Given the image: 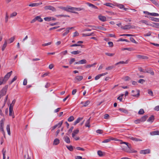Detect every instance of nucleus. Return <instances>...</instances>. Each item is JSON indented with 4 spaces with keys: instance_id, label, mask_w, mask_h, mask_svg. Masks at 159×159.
<instances>
[{
    "instance_id": "17",
    "label": "nucleus",
    "mask_w": 159,
    "mask_h": 159,
    "mask_svg": "<svg viewBox=\"0 0 159 159\" xmlns=\"http://www.w3.org/2000/svg\"><path fill=\"white\" fill-rule=\"evenodd\" d=\"M98 18L100 20L102 21H105L106 20V17L101 15H100L98 16Z\"/></svg>"
},
{
    "instance_id": "50",
    "label": "nucleus",
    "mask_w": 159,
    "mask_h": 159,
    "mask_svg": "<svg viewBox=\"0 0 159 159\" xmlns=\"http://www.w3.org/2000/svg\"><path fill=\"white\" fill-rule=\"evenodd\" d=\"M130 41L135 43H137V42L132 37H130Z\"/></svg>"
},
{
    "instance_id": "8",
    "label": "nucleus",
    "mask_w": 159,
    "mask_h": 159,
    "mask_svg": "<svg viewBox=\"0 0 159 159\" xmlns=\"http://www.w3.org/2000/svg\"><path fill=\"white\" fill-rule=\"evenodd\" d=\"M131 95L134 97H136L139 96V90H137L136 91L132 90V91Z\"/></svg>"
},
{
    "instance_id": "7",
    "label": "nucleus",
    "mask_w": 159,
    "mask_h": 159,
    "mask_svg": "<svg viewBox=\"0 0 159 159\" xmlns=\"http://www.w3.org/2000/svg\"><path fill=\"white\" fill-rule=\"evenodd\" d=\"M83 79V77L82 76H76L74 79L75 82L77 83Z\"/></svg>"
},
{
    "instance_id": "44",
    "label": "nucleus",
    "mask_w": 159,
    "mask_h": 159,
    "mask_svg": "<svg viewBox=\"0 0 159 159\" xmlns=\"http://www.w3.org/2000/svg\"><path fill=\"white\" fill-rule=\"evenodd\" d=\"M16 101L14 100L12 101L11 103L10 104V106L9 107V108H13V107Z\"/></svg>"
},
{
    "instance_id": "25",
    "label": "nucleus",
    "mask_w": 159,
    "mask_h": 159,
    "mask_svg": "<svg viewBox=\"0 0 159 159\" xmlns=\"http://www.w3.org/2000/svg\"><path fill=\"white\" fill-rule=\"evenodd\" d=\"M59 143V140L58 139H54L53 141V144L54 145H57Z\"/></svg>"
},
{
    "instance_id": "43",
    "label": "nucleus",
    "mask_w": 159,
    "mask_h": 159,
    "mask_svg": "<svg viewBox=\"0 0 159 159\" xmlns=\"http://www.w3.org/2000/svg\"><path fill=\"white\" fill-rule=\"evenodd\" d=\"M74 119V118L73 116H71L69 117L68 119V121L69 122H71L73 121Z\"/></svg>"
},
{
    "instance_id": "37",
    "label": "nucleus",
    "mask_w": 159,
    "mask_h": 159,
    "mask_svg": "<svg viewBox=\"0 0 159 159\" xmlns=\"http://www.w3.org/2000/svg\"><path fill=\"white\" fill-rule=\"evenodd\" d=\"M80 64H83L86 63L87 61L85 59L81 60L79 61Z\"/></svg>"
},
{
    "instance_id": "56",
    "label": "nucleus",
    "mask_w": 159,
    "mask_h": 159,
    "mask_svg": "<svg viewBox=\"0 0 159 159\" xmlns=\"http://www.w3.org/2000/svg\"><path fill=\"white\" fill-rule=\"evenodd\" d=\"M17 14V13L16 12H15L13 13H12L11 15H10V17H12L14 16H16Z\"/></svg>"
},
{
    "instance_id": "34",
    "label": "nucleus",
    "mask_w": 159,
    "mask_h": 159,
    "mask_svg": "<svg viewBox=\"0 0 159 159\" xmlns=\"http://www.w3.org/2000/svg\"><path fill=\"white\" fill-rule=\"evenodd\" d=\"M56 16L59 17H70V16L67 15H56Z\"/></svg>"
},
{
    "instance_id": "33",
    "label": "nucleus",
    "mask_w": 159,
    "mask_h": 159,
    "mask_svg": "<svg viewBox=\"0 0 159 159\" xmlns=\"http://www.w3.org/2000/svg\"><path fill=\"white\" fill-rule=\"evenodd\" d=\"M5 119H2L0 121V126H3L4 125V122L5 121Z\"/></svg>"
},
{
    "instance_id": "6",
    "label": "nucleus",
    "mask_w": 159,
    "mask_h": 159,
    "mask_svg": "<svg viewBox=\"0 0 159 159\" xmlns=\"http://www.w3.org/2000/svg\"><path fill=\"white\" fill-rule=\"evenodd\" d=\"M44 8L46 10H49L52 11H56V10L55 7L51 6H46L44 7Z\"/></svg>"
},
{
    "instance_id": "18",
    "label": "nucleus",
    "mask_w": 159,
    "mask_h": 159,
    "mask_svg": "<svg viewBox=\"0 0 159 159\" xmlns=\"http://www.w3.org/2000/svg\"><path fill=\"white\" fill-rule=\"evenodd\" d=\"M63 139L65 141L68 143H70V141L69 138L67 136H64Z\"/></svg>"
},
{
    "instance_id": "5",
    "label": "nucleus",
    "mask_w": 159,
    "mask_h": 159,
    "mask_svg": "<svg viewBox=\"0 0 159 159\" xmlns=\"http://www.w3.org/2000/svg\"><path fill=\"white\" fill-rule=\"evenodd\" d=\"M83 43V42L82 41H79L77 42V43L72 44L70 46V47L81 46V48H83L84 46L80 44L81 43Z\"/></svg>"
},
{
    "instance_id": "26",
    "label": "nucleus",
    "mask_w": 159,
    "mask_h": 159,
    "mask_svg": "<svg viewBox=\"0 0 159 159\" xmlns=\"http://www.w3.org/2000/svg\"><path fill=\"white\" fill-rule=\"evenodd\" d=\"M81 52L80 51H79V50H77V51H73L71 52V53L72 54H73V55H77V54H79L81 53Z\"/></svg>"
},
{
    "instance_id": "59",
    "label": "nucleus",
    "mask_w": 159,
    "mask_h": 159,
    "mask_svg": "<svg viewBox=\"0 0 159 159\" xmlns=\"http://www.w3.org/2000/svg\"><path fill=\"white\" fill-rule=\"evenodd\" d=\"M154 24L155 25L153 26L154 27L159 28V23H154Z\"/></svg>"
},
{
    "instance_id": "53",
    "label": "nucleus",
    "mask_w": 159,
    "mask_h": 159,
    "mask_svg": "<svg viewBox=\"0 0 159 159\" xmlns=\"http://www.w3.org/2000/svg\"><path fill=\"white\" fill-rule=\"evenodd\" d=\"M134 122L135 124H137L138 123H140L142 122L141 121V120L140 119L134 120Z\"/></svg>"
},
{
    "instance_id": "29",
    "label": "nucleus",
    "mask_w": 159,
    "mask_h": 159,
    "mask_svg": "<svg viewBox=\"0 0 159 159\" xmlns=\"http://www.w3.org/2000/svg\"><path fill=\"white\" fill-rule=\"evenodd\" d=\"M35 18L36 20H38L40 22H42L43 21V19L41 18L40 16H37Z\"/></svg>"
},
{
    "instance_id": "51",
    "label": "nucleus",
    "mask_w": 159,
    "mask_h": 159,
    "mask_svg": "<svg viewBox=\"0 0 159 159\" xmlns=\"http://www.w3.org/2000/svg\"><path fill=\"white\" fill-rule=\"evenodd\" d=\"M99 29V30H105V28H103L101 26H97L96 29Z\"/></svg>"
},
{
    "instance_id": "15",
    "label": "nucleus",
    "mask_w": 159,
    "mask_h": 159,
    "mask_svg": "<svg viewBox=\"0 0 159 159\" xmlns=\"http://www.w3.org/2000/svg\"><path fill=\"white\" fill-rule=\"evenodd\" d=\"M42 4V2H40L39 3H33L30 4L29 5V6L31 7H37L41 5Z\"/></svg>"
},
{
    "instance_id": "32",
    "label": "nucleus",
    "mask_w": 159,
    "mask_h": 159,
    "mask_svg": "<svg viewBox=\"0 0 159 159\" xmlns=\"http://www.w3.org/2000/svg\"><path fill=\"white\" fill-rule=\"evenodd\" d=\"M7 41L6 40L4 42V44H3V45L2 47V51H3L4 50L5 48H6V47L7 46Z\"/></svg>"
},
{
    "instance_id": "36",
    "label": "nucleus",
    "mask_w": 159,
    "mask_h": 159,
    "mask_svg": "<svg viewBox=\"0 0 159 159\" xmlns=\"http://www.w3.org/2000/svg\"><path fill=\"white\" fill-rule=\"evenodd\" d=\"M2 152L3 156V159H6V151L4 149H3L2 150Z\"/></svg>"
},
{
    "instance_id": "12",
    "label": "nucleus",
    "mask_w": 159,
    "mask_h": 159,
    "mask_svg": "<svg viewBox=\"0 0 159 159\" xmlns=\"http://www.w3.org/2000/svg\"><path fill=\"white\" fill-rule=\"evenodd\" d=\"M74 28V27H67L66 29V31L62 34L63 36H65L66 35L70 32V30H71Z\"/></svg>"
},
{
    "instance_id": "23",
    "label": "nucleus",
    "mask_w": 159,
    "mask_h": 159,
    "mask_svg": "<svg viewBox=\"0 0 159 159\" xmlns=\"http://www.w3.org/2000/svg\"><path fill=\"white\" fill-rule=\"evenodd\" d=\"M130 139L132 140L135 141H137V142L142 141V140L140 139L136 138H134L133 137H131L130 138Z\"/></svg>"
},
{
    "instance_id": "63",
    "label": "nucleus",
    "mask_w": 159,
    "mask_h": 159,
    "mask_svg": "<svg viewBox=\"0 0 159 159\" xmlns=\"http://www.w3.org/2000/svg\"><path fill=\"white\" fill-rule=\"evenodd\" d=\"M151 32H149L148 33L146 34H144V36H145V37L149 36H150L151 35Z\"/></svg>"
},
{
    "instance_id": "31",
    "label": "nucleus",
    "mask_w": 159,
    "mask_h": 159,
    "mask_svg": "<svg viewBox=\"0 0 159 159\" xmlns=\"http://www.w3.org/2000/svg\"><path fill=\"white\" fill-rule=\"evenodd\" d=\"M7 130L8 134L9 135H10L11 134L10 130V125H8L7 126Z\"/></svg>"
},
{
    "instance_id": "39",
    "label": "nucleus",
    "mask_w": 159,
    "mask_h": 159,
    "mask_svg": "<svg viewBox=\"0 0 159 159\" xmlns=\"http://www.w3.org/2000/svg\"><path fill=\"white\" fill-rule=\"evenodd\" d=\"M140 22H141V23H144L145 24H146L147 25H150V24H149L148 22L146 20H141L140 21Z\"/></svg>"
},
{
    "instance_id": "40",
    "label": "nucleus",
    "mask_w": 159,
    "mask_h": 159,
    "mask_svg": "<svg viewBox=\"0 0 159 159\" xmlns=\"http://www.w3.org/2000/svg\"><path fill=\"white\" fill-rule=\"evenodd\" d=\"M125 41V42H129V41L128 40H127V39H122V38H120L117 41V42H119V41Z\"/></svg>"
},
{
    "instance_id": "35",
    "label": "nucleus",
    "mask_w": 159,
    "mask_h": 159,
    "mask_svg": "<svg viewBox=\"0 0 159 159\" xmlns=\"http://www.w3.org/2000/svg\"><path fill=\"white\" fill-rule=\"evenodd\" d=\"M59 8L61 9H62L63 10L65 11H68V9H67V6L66 7H63L60 6V7H59Z\"/></svg>"
},
{
    "instance_id": "27",
    "label": "nucleus",
    "mask_w": 159,
    "mask_h": 159,
    "mask_svg": "<svg viewBox=\"0 0 159 159\" xmlns=\"http://www.w3.org/2000/svg\"><path fill=\"white\" fill-rule=\"evenodd\" d=\"M111 140H114L116 141H119L120 142V144L121 142H123L121 140H119L117 139L110 137V141Z\"/></svg>"
},
{
    "instance_id": "42",
    "label": "nucleus",
    "mask_w": 159,
    "mask_h": 159,
    "mask_svg": "<svg viewBox=\"0 0 159 159\" xmlns=\"http://www.w3.org/2000/svg\"><path fill=\"white\" fill-rule=\"evenodd\" d=\"M151 20L156 22H159V18L152 17H151Z\"/></svg>"
},
{
    "instance_id": "62",
    "label": "nucleus",
    "mask_w": 159,
    "mask_h": 159,
    "mask_svg": "<svg viewBox=\"0 0 159 159\" xmlns=\"http://www.w3.org/2000/svg\"><path fill=\"white\" fill-rule=\"evenodd\" d=\"M52 43V42H50L47 43H44L42 44V46H45L47 45H50Z\"/></svg>"
},
{
    "instance_id": "46",
    "label": "nucleus",
    "mask_w": 159,
    "mask_h": 159,
    "mask_svg": "<svg viewBox=\"0 0 159 159\" xmlns=\"http://www.w3.org/2000/svg\"><path fill=\"white\" fill-rule=\"evenodd\" d=\"M5 83L4 81L3 77H0V85H1L2 84H4Z\"/></svg>"
},
{
    "instance_id": "19",
    "label": "nucleus",
    "mask_w": 159,
    "mask_h": 159,
    "mask_svg": "<svg viewBox=\"0 0 159 159\" xmlns=\"http://www.w3.org/2000/svg\"><path fill=\"white\" fill-rule=\"evenodd\" d=\"M137 57L139 59H147L148 58V57H147L141 55H137Z\"/></svg>"
},
{
    "instance_id": "41",
    "label": "nucleus",
    "mask_w": 159,
    "mask_h": 159,
    "mask_svg": "<svg viewBox=\"0 0 159 159\" xmlns=\"http://www.w3.org/2000/svg\"><path fill=\"white\" fill-rule=\"evenodd\" d=\"M87 4L89 7H91L93 8H94L95 9L97 8V7L93 4L89 3H87Z\"/></svg>"
},
{
    "instance_id": "38",
    "label": "nucleus",
    "mask_w": 159,
    "mask_h": 159,
    "mask_svg": "<svg viewBox=\"0 0 159 159\" xmlns=\"http://www.w3.org/2000/svg\"><path fill=\"white\" fill-rule=\"evenodd\" d=\"M149 15L154 16H159L158 14L156 13H150Z\"/></svg>"
},
{
    "instance_id": "58",
    "label": "nucleus",
    "mask_w": 159,
    "mask_h": 159,
    "mask_svg": "<svg viewBox=\"0 0 159 159\" xmlns=\"http://www.w3.org/2000/svg\"><path fill=\"white\" fill-rule=\"evenodd\" d=\"M15 39V37H12L11 38L9 39V40L10 41V43H12L14 40Z\"/></svg>"
},
{
    "instance_id": "52",
    "label": "nucleus",
    "mask_w": 159,
    "mask_h": 159,
    "mask_svg": "<svg viewBox=\"0 0 159 159\" xmlns=\"http://www.w3.org/2000/svg\"><path fill=\"white\" fill-rule=\"evenodd\" d=\"M51 17H46L44 18V19L46 21H49L51 20Z\"/></svg>"
},
{
    "instance_id": "55",
    "label": "nucleus",
    "mask_w": 159,
    "mask_h": 159,
    "mask_svg": "<svg viewBox=\"0 0 159 159\" xmlns=\"http://www.w3.org/2000/svg\"><path fill=\"white\" fill-rule=\"evenodd\" d=\"M0 130L2 132L3 134L5 136V133L3 129V126H0Z\"/></svg>"
},
{
    "instance_id": "24",
    "label": "nucleus",
    "mask_w": 159,
    "mask_h": 159,
    "mask_svg": "<svg viewBox=\"0 0 159 159\" xmlns=\"http://www.w3.org/2000/svg\"><path fill=\"white\" fill-rule=\"evenodd\" d=\"M83 119V118L79 117L74 122V125H75L76 124L79 123L80 121L82 120Z\"/></svg>"
},
{
    "instance_id": "30",
    "label": "nucleus",
    "mask_w": 159,
    "mask_h": 159,
    "mask_svg": "<svg viewBox=\"0 0 159 159\" xmlns=\"http://www.w3.org/2000/svg\"><path fill=\"white\" fill-rule=\"evenodd\" d=\"M90 117L88 119L86 122V123L85 124V126L87 127H89L90 125H89L90 123Z\"/></svg>"
},
{
    "instance_id": "13",
    "label": "nucleus",
    "mask_w": 159,
    "mask_h": 159,
    "mask_svg": "<svg viewBox=\"0 0 159 159\" xmlns=\"http://www.w3.org/2000/svg\"><path fill=\"white\" fill-rule=\"evenodd\" d=\"M121 28L123 30H128L130 28H133L132 26L130 25H125L124 26H121Z\"/></svg>"
},
{
    "instance_id": "10",
    "label": "nucleus",
    "mask_w": 159,
    "mask_h": 159,
    "mask_svg": "<svg viewBox=\"0 0 159 159\" xmlns=\"http://www.w3.org/2000/svg\"><path fill=\"white\" fill-rule=\"evenodd\" d=\"M150 152V151L149 149H147L143 150H141L140 152V154H149Z\"/></svg>"
},
{
    "instance_id": "49",
    "label": "nucleus",
    "mask_w": 159,
    "mask_h": 159,
    "mask_svg": "<svg viewBox=\"0 0 159 159\" xmlns=\"http://www.w3.org/2000/svg\"><path fill=\"white\" fill-rule=\"evenodd\" d=\"M66 147L70 151H72L73 150V147L72 146H67Z\"/></svg>"
},
{
    "instance_id": "11",
    "label": "nucleus",
    "mask_w": 159,
    "mask_h": 159,
    "mask_svg": "<svg viewBox=\"0 0 159 159\" xmlns=\"http://www.w3.org/2000/svg\"><path fill=\"white\" fill-rule=\"evenodd\" d=\"M143 72L150 73L151 75H154V74L153 70L151 68H149L147 70H146L145 72Z\"/></svg>"
},
{
    "instance_id": "4",
    "label": "nucleus",
    "mask_w": 159,
    "mask_h": 159,
    "mask_svg": "<svg viewBox=\"0 0 159 159\" xmlns=\"http://www.w3.org/2000/svg\"><path fill=\"white\" fill-rule=\"evenodd\" d=\"M12 73V71H11L10 72L7 73V74L4 76V77L3 78L4 81L5 83H6L8 80Z\"/></svg>"
},
{
    "instance_id": "3",
    "label": "nucleus",
    "mask_w": 159,
    "mask_h": 159,
    "mask_svg": "<svg viewBox=\"0 0 159 159\" xmlns=\"http://www.w3.org/2000/svg\"><path fill=\"white\" fill-rule=\"evenodd\" d=\"M8 86L6 85L0 91V94L2 96L5 95L6 93Z\"/></svg>"
},
{
    "instance_id": "45",
    "label": "nucleus",
    "mask_w": 159,
    "mask_h": 159,
    "mask_svg": "<svg viewBox=\"0 0 159 159\" xmlns=\"http://www.w3.org/2000/svg\"><path fill=\"white\" fill-rule=\"evenodd\" d=\"M144 113V110L143 109H141L138 112V114L140 115H143Z\"/></svg>"
},
{
    "instance_id": "16",
    "label": "nucleus",
    "mask_w": 159,
    "mask_h": 159,
    "mask_svg": "<svg viewBox=\"0 0 159 159\" xmlns=\"http://www.w3.org/2000/svg\"><path fill=\"white\" fill-rule=\"evenodd\" d=\"M108 74L107 72H106L104 73L99 74L97 75L95 78V79L96 80L99 79L100 77L102 76H104Z\"/></svg>"
},
{
    "instance_id": "60",
    "label": "nucleus",
    "mask_w": 159,
    "mask_h": 159,
    "mask_svg": "<svg viewBox=\"0 0 159 159\" xmlns=\"http://www.w3.org/2000/svg\"><path fill=\"white\" fill-rule=\"evenodd\" d=\"M145 81L143 79H140L138 81V82L140 83L143 84L144 82H145Z\"/></svg>"
},
{
    "instance_id": "2",
    "label": "nucleus",
    "mask_w": 159,
    "mask_h": 159,
    "mask_svg": "<svg viewBox=\"0 0 159 159\" xmlns=\"http://www.w3.org/2000/svg\"><path fill=\"white\" fill-rule=\"evenodd\" d=\"M67 9L68 10V11H67L68 12H70L75 14H78V13L77 12L75 11H71V10H72L80 11L83 9L82 8H80L74 7L70 6H67Z\"/></svg>"
},
{
    "instance_id": "14",
    "label": "nucleus",
    "mask_w": 159,
    "mask_h": 159,
    "mask_svg": "<svg viewBox=\"0 0 159 159\" xmlns=\"http://www.w3.org/2000/svg\"><path fill=\"white\" fill-rule=\"evenodd\" d=\"M9 115L10 116H12V118H14L15 116L13 108H9Z\"/></svg>"
},
{
    "instance_id": "20",
    "label": "nucleus",
    "mask_w": 159,
    "mask_h": 159,
    "mask_svg": "<svg viewBox=\"0 0 159 159\" xmlns=\"http://www.w3.org/2000/svg\"><path fill=\"white\" fill-rule=\"evenodd\" d=\"M154 120V116L153 115H152L147 120V121L152 123Z\"/></svg>"
},
{
    "instance_id": "28",
    "label": "nucleus",
    "mask_w": 159,
    "mask_h": 159,
    "mask_svg": "<svg viewBox=\"0 0 159 159\" xmlns=\"http://www.w3.org/2000/svg\"><path fill=\"white\" fill-rule=\"evenodd\" d=\"M148 116H144L140 119L142 122L145 121L147 118Z\"/></svg>"
},
{
    "instance_id": "1",
    "label": "nucleus",
    "mask_w": 159,
    "mask_h": 159,
    "mask_svg": "<svg viewBox=\"0 0 159 159\" xmlns=\"http://www.w3.org/2000/svg\"><path fill=\"white\" fill-rule=\"evenodd\" d=\"M120 144H125L126 145L125 148H123V150L129 153H136L137 151L131 149V145L127 142H120Z\"/></svg>"
},
{
    "instance_id": "64",
    "label": "nucleus",
    "mask_w": 159,
    "mask_h": 159,
    "mask_svg": "<svg viewBox=\"0 0 159 159\" xmlns=\"http://www.w3.org/2000/svg\"><path fill=\"white\" fill-rule=\"evenodd\" d=\"M98 154L100 156H102L103 155L102 152L101 151H98Z\"/></svg>"
},
{
    "instance_id": "61",
    "label": "nucleus",
    "mask_w": 159,
    "mask_h": 159,
    "mask_svg": "<svg viewBox=\"0 0 159 159\" xmlns=\"http://www.w3.org/2000/svg\"><path fill=\"white\" fill-rule=\"evenodd\" d=\"M75 61V59L74 58H71L69 61V64H71L73 62Z\"/></svg>"
},
{
    "instance_id": "47",
    "label": "nucleus",
    "mask_w": 159,
    "mask_h": 159,
    "mask_svg": "<svg viewBox=\"0 0 159 159\" xmlns=\"http://www.w3.org/2000/svg\"><path fill=\"white\" fill-rule=\"evenodd\" d=\"M127 63V61H126L125 62L124 61H120V62L116 63L115 64V65H118V64H125V63Z\"/></svg>"
},
{
    "instance_id": "57",
    "label": "nucleus",
    "mask_w": 159,
    "mask_h": 159,
    "mask_svg": "<svg viewBox=\"0 0 159 159\" xmlns=\"http://www.w3.org/2000/svg\"><path fill=\"white\" fill-rule=\"evenodd\" d=\"M90 102L89 101L87 100L84 103V106L86 107L89 104Z\"/></svg>"
},
{
    "instance_id": "48",
    "label": "nucleus",
    "mask_w": 159,
    "mask_h": 159,
    "mask_svg": "<svg viewBox=\"0 0 159 159\" xmlns=\"http://www.w3.org/2000/svg\"><path fill=\"white\" fill-rule=\"evenodd\" d=\"M96 63H93V64H92V65H90V64H88V65H87L86 66V68H90L92 66H93L94 65L96 64Z\"/></svg>"
},
{
    "instance_id": "22",
    "label": "nucleus",
    "mask_w": 159,
    "mask_h": 159,
    "mask_svg": "<svg viewBox=\"0 0 159 159\" xmlns=\"http://www.w3.org/2000/svg\"><path fill=\"white\" fill-rule=\"evenodd\" d=\"M119 110L122 112L124 113L125 114H128V113L127 110L123 108H120Z\"/></svg>"
},
{
    "instance_id": "54",
    "label": "nucleus",
    "mask_w": 159,
    "mask_h": 159,
    "mask_svg": "<svg viewBox=\"0 0 159 159\" xmlns=\"http://www.w3.org/2000/svg\"><path fill=\"white\" fill-rule=\"evenodd\" d=\"M17 79V77L15 76L9 83V84H11L13 82L15 81Z\"/></svg>"
},
{
    "instance_id": "21",
    "label": "nucleus",
    "mask_w": 159,
    "mask_h": 159,
    "mask_svg": "<svg viewBox=\"0 0 159 159\" xmlns=\"http://www.w3.org/2000/svg\"><path fill=\"white\" fill-rule=\"evenodd\" d=\"M79 132V130L78 129L74 130L72 134V137H75V136Z\"/></svg>"
},
{
    "instance_id": "9",
    "label": "nucleus",
    "mask_w": 159,
    "mask_h": 159,
    "mask_svg": "<svg viewBox=\"0 0 159 159\" xmlns=\"http://www.w3.org/2000/svg\"><path fill=\"white\" fill-rule=\"evenodd\" d=\"M63 123V121H62L59 122L58 124L52 127V130H54L55 128L58 127V128L60 127Z\"/></svg>"
}]
</instances>
